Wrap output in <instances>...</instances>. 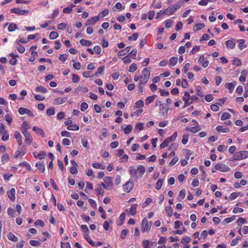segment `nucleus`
Returning <instances> with one entry per match:
<instances>
[{"label": "nucleus", "mask_w": 248, "mask_h": 248, "mask_svg": "<svg viewBox=\"0 0 248 248\" xmlns=\"http://www.w3.org/2000/svg\"><path fill=\"white\" fill-rule=\"evenodd\" d=\"M129 169V172L131 175L137 179L141 178L145 170V168L140 165L138 166L137 169L132 167H130Z\"/></svg>", "instance_id": "f257e3e1"}, {"label": "nucleus", "mask_w": 248, "mask_h": 248, "mask_svg": "<svg viewBox=\"0 0 248 248\" xmlns=\"http://www.w3.org/2000/svg\"><path fill=\"white\" fill-rule=\"evenodd\" d=\"M183 4V2H177L174 4L170 6L165 10H161L159 13H162L164 15H171L173 14L177 9H178Z\"/></svg>", "instance_id": "f03ea898"}, {"label": "nucleus", "mask_w": 248, "mask_h": 248, "mask_svg": "<svg viewBox=\"0 0 248 248\" xmlns=\"http://www.w3.org/2000/svg\"><path fill=\"white\" fill-rule=\"evenodd\" d=\"M248 157V151H239L233 155V157L230 159V161L240 160Z\"/></svg>", "instance_id": "7ed1b4c3"}, {"label": "nucleus", "mask_w": 248, "mask_h": 248, "mask_svg": "<svg viewBox=\"0 0 248 248\" xmlns=\"http://www.w3.org/2000/svg\"><path fill=\"white\" fill-rule=\"evenodd\" d=\"M150 76V72L147 69L144 68L142 71L140 78V84H145L149 80Z\"/></svg>", "instance_id": "20e7f679"}, {"label": "nucleus", "mask_w": 248, "mask_h": 248, "mask_svg": "<svg viewBox=\"0 0 248 248\" xmlns=\"http://www.w3.org/2000/svg\"><path fill=\"white\" fill-rule=\"evenodd\" d=\"M152 223L151 221H148V219L146 217L144 218L141 225V231L142 232H149L152 226Z\"/></svg>", "instance_id": "39448f33"}, {"label": "nucleus", "mask_w": 248, "mask_h": 248, "mask_svg": "<svg viewBox=\"0 0 248 248\" xmlns=\"http://www.w3.org/2000/svg\"><path fill=\"white\" fill-rule=\"evenodd\" d=\"M216 170L222 172H228L230 170V168L223 164H217L215 166Z\"/></svg>", "instance_id": "423d86ee"}, {"label": "nucleus", "mask_w": 248, "mask_h": 248, "mask_svg": "<svg viewBox=\"0 0 248 248\" xmlns=\"http://www.w3.org/2000/svg\"><path fill=\"white\" fill-rule=\"evenodd\" d=\"M190 96L189 92H186L185 93V94L183 97V100L185 102L184 108L187 107L191 104V101H190Z\"/></svg>", "instance_id": "0eeeda50"}, {"label": "nucleus", "mask_w": 248, "mask_h": 248, "mask_svg": "<svg viewBox=\"0 0 248 248\" xmlns=\"http://www.w3.org/2000/svg\"><path fill=\"white\" fill-rule=\"evenodd\" d=\"M134 186L133 183L131 180H129L124 185H123V187L124 191L126 192H129Z\"/></svg>", "instance_id": "6e6552de"}, {"label": "nucleus", "mask_w": 248, "mask_h": 248, "mask_svg": "<svg viewBox=\"0 0 248 248\" xmlns=\"http://www.w3.org/2000/svg\"><path fill=\"white\" fill-rule=\"evenodd\" d=\"M11 12L13 13H15L18 15H23L26 13H28V10H21L19 8H15L12 9L11 10Z\"/></svg>", "instance_id": "1a4fd4ad"}, {"label": "nucleus", "mask_w": 248, "mask_h": 248, "mask_svg": "<svg viewBox=\"0 0 248 248\" xmlns=\"http://www.w3.org/2000/svg\"><path fill=\"white\" fill-rule=\"evenodd\" d=\"M15 192V189L14 188H12L9 191H8L7 193L8 198L13 202L16 199Z\"/></svg>", "instance_id": "9d476101"}, {"label": "nucleus", "mask_w": 248, "mask_h": 248, "mask_svg": "<svg viewBox=\"0 0 248 248\" xmlns=\"http://www.w3.org/2000/svg\"><path fill=\"white\" fill-rule=\"evenodd\" d=\"M99 20V16H94L89 19L86 22V26L93 25Z\"/></svg>", "instance_id": "9b49d317"}, {"label": "nucleus", "mask_w": 248, "mask_h": 248, "mask_svg": "<svg viewBox=\"0 0 248 248\" xmlns=\"http://www.w3.org/2000/svg\"><path fill=\"white\" fill-rule=\"evenodd\" d=\"M14 137L16 139L17 142L19 146H21L22 144V136L18 131H15L14 133Z\"/></svg>", "instance_id": "f8f14e48"}, {"label": "nucleus", "mask_w": 248, "mask_h": 248, "mask_svg": "<svg viewBox=\"0 0 248 248\" xmlns=\"http://www.w3.org/2000/svg\"><path fill=\"white\" fill-rule=\"evenodd\" d=\"M225 44L226 47L229 49H232L235 46V40L233 39L226 41Z\"/></svg>", "instance_id": "ddd939ff"}, {"label": "nucleus", "mask_w": 248, "mask_h": 248, "mask_svg": "<svg viewBox=\"0 0 248 248\" xmlns=\"http://www.w3.org/2000/svg\"><path fill=\"white\" fill-rule=\"evenodd\" d=\"M68 100V97H65L63 98L59 97L55 99L54 100V104L55 105H60L62 104L65 102H66Z\"/></svg>", "instance_id": "4468645a"}, {"label": "nucleus", "mask_w": 248, "mask_h": 248, "mask_svg": "<svg viewBox=\"0 0 248 248\" xmlns=\"http://www.w3.org/2000/svg\"><path fill=\"white\" fill-rule=\"evenodd\" d=\"M26 153V151L24 150H22L21 149V146H19V147L17 149V150L16 152V153L14 155V157L16 158L19 156H21L24 155V154Z\"/></svg>", "instance_id": "2eb2a0df"}, {"label": "nucleus", "mask_w": 248, "mask_h": 248, "mask_svg": "<svg viewBox=\"0 0 248 248\" xmlns=\"http://www.w3.org/2000/svg\"><path fill=\"white\" fill-rule=\"evenodd\" d=\"M34 157L38 158L39 159H42L45 158L46 155V153L44 151H41L40 153L37 154L34 152L33 153Z\"/></svg>", "instance_id": "dca6fc26"}, {"label": "nucleus", "mask_w": 248, "mask_h": 248, "mask_svg": "<svg viewBox=\"0 0 248 248\" xmlns=\"http://www.w3.org/2000/svg\"><path fill=\"white\" fill-rule=\"evenodd\" d=\"M32 130L33 131L37 133L38 134L42 136V137H45V133L42 128L38 127L37 126H33L32 127Z\"/></svg>", "instance_id": "f3484780"}, {"label": "nucleus", "mask_w": 248, "mask_h": 248, "mask_svg": "<svg viewBox=\"0 0 248 248\" xmlns=\"http://www.w3.org/2000/svg\"><path fill=\"white\" fill-rule=\"evenodd\" d=\"M138 206L137 204H133L131 205V208L128 211L129 213L131 215V216H134L136 215L137 211V208Z\"/></svg>", "instance_id": "a211bd4d"}, {"label": "nucleus", "mask_w": 248, "mask_h": 248, "mask_svg": "<svg viewBox=\"0 0 248 248\" xmlns=\"http://www.w3.org/2000/svg\"><path fill=\"white\" fill-rule=\"evenodd\" d=\"M236 84V82H234L232 83H228L226 84V87L229 89V92L230 93H232L233 91Z\"/></svg>", "instance_id": "6ab92c4d"}, {"label": "nucleus", "mask_w": 248, "mask_h": 248, "mask_svg": "<svg viewBox=\"0 0 248 248\" xmlns=\"http://www.w3.org/2000/svg\"><path fill=\"white\" fill-rule=\"evenodd\" d=\"M130 50V46H127L124 49L120 51L118 53L119 56H122L126 55Z\"/></svg>", "instance_id": "aec40b11"}, {"label": "nucleus", "mask_w": 248, "mask_h": 248, "mask_svg": "<svg viewBox=\"0 0 248 248\" xmlns=\"http://www.w3.org/2000/svg\"><path fill=\"white\" fill-rule=\"evenodd\" d=\"M36 166L37 167L38 169L41 171V172H44L45 170V165L41 163V162H38L36 163Z\"/></svg>", "instance_id": "412c9836"}, {"label": "nucleus", "mask_w": 248, "mask_h": 248, "mask_svg": "<svg viewBox=\"0 0 248 248\" xmlns=\"http://www.w3.org/2000/svg\"><path fill=\"white\" fill-rule=\"evenodd\" d=\"M169 108H165L163 105L160 107V111L163 116H166L168 114Z\"/></svg>", "instance_id": "4be33fe9"}, {"label": "nucleus", "mask_w": 248, "mask_h": 248, "mask_svg": "<svg viewBox=\"0 0 248 248\" xmlns=\"http://www.w3.org/2000/svg\"><path fill=\"white\" fill-rule=\"evenodd\" d=\"M171 141V140H170L169 137L167 138L160 144V148H165V147H167L169 143Z\"/></svg>", "instance_id": "5701e85b"}, {"label": "nucleus", "mask_w": 248, "mask_h": 248, "mask_svg": "<svg viewBox=\"0 0 248 248\" xmlns=\"http://www.w3.org/2000/svg\"><path fill=\"white\" fill-rule=\"evenodd\" d=\"M204 27V25L202 23H199L195 25L193 28V30L194 31H198L202 30V28Z\"/></svg>", "instance_id": "b1692460"}, {"label": "nucleus", "mask_w": 248, "mask_h": 248, "mask_svg": "<svg viewBox=\"0 0 248 248\" xmlns=\"http://www.w3.org/2000/svg\"><path fill=\"white\" fill-rule=\"evenodd\" d=\"M8 238L13 242H16L18 240V238L13 233L9 232L7 235Z\"/></svg>", "instance_id": "393cba45"}, {"label": "nucleus", "mask_w": 248, "mask_h": 248, "mask_svg": "<svg viewBox=\"0 0 248 248\" xmlns=\"http://www.w3.org/2000/svg\"><path fill=\"white\" fill-rule=\"evenodd\" d=\"M186 130L187 131H189L192 133H195L198 132L200 130V129L199 126H195L191 128L186 127Z\"/></svg>", "instance_id": "a878e982"}, {"label": "nucleus", "mask_w": 248, "mask_h": 248, "mask_svg": "<svg viewBox=\"0 0 248 248\" xmlns=\"http://www.w3.org/2000/svg\"><path fill=\"white\" fill-rule=\"evenodd\" d=\"M133 129V126L130 125H127L123 128L124 133L126 134H128L131 132Z\"/></svg>", "instance_id": "bb28decb"}, {"label": "nucleus", "mask_w": 248, "mask_h": 248, "mask_svg": "<svg viewBox=\"0 0 248 248\" xmlns=\"http://www.w3.org/2000/svg\"><path fill=\"white\" fill-rule=\"evenodd\" d=\"M35 91L37 92L43 93H46L47 91L46 88L42 86L37 87L35 89Z\"/></svg>", "instance_id": "cd10ccee"}, {"label": "nucleus", "mask_w": 248, "mask_h": 248, "mask_svg": "<svg viewBox=\"0 0 248 248\" xmlns=\"http://www.w3.org/2000/svg\"><path fill=\"white\" fill-rule=\"evenodd\" d=\"M186 190L185 189H182L179 193L178 199L180 201L184 199L186 196Z\"/></svg>", "instance_id": "c85d7f7f"}, {"label": "nucleus", "mask_w": 248, "mask_h": 248, "mask_svg": "<svg viewBox=\"0 0 248 248\" xmlns=\"http://www.w3.org/2000/svg\"><path fill=\"white\" fill-rule=\"evenodd\" d=\"M156 97V96L155 95H153L148 97L145 100V104L149 105L154 100Z\"/></svg>", "instance_id": "c756f323"}, {"label": "nucleus", "mask_w": 248, "mask_h": 248, "mask_svg": "<svg viewBox=\"0 0 248 248\" xmlns=\"http://www.w3.org/2000/svg\"><path fill=\"white\" fill-rule=\"evenodd\" d=\"M237 42H238V46L239 48L241 50H242L243 48H245L246 47V45H245V40L243 39H239L237 40Z\"/></svg>", "instance_id": "7c9ffc66"}, {"label": "nucleus", "mask_w": 248, "mask_h": 248, "mask_svg": "<svg viewBox=\"0 0 248 248\" xmlns=\"http://www.w3.org/2000/svg\"><path fill=\"white\" fill-rule=\"evenodd\" d=\"M216 130L218 132H222L223 133H227L229 131L228 128H223L221 125H218L216 127Z\"/></svg>", "instance_id": "2f4dec72"}, {"label": "nucleus", "mask_w": 248, "mask_h": 248, "mask_svg": "<svg viewBox=\"0 0 248 248\" xmlns=\"http://www.w3.org/2000/svg\"><path fill=\"white\" fill-rule=\"evenodd\" d=\"M80 43L81 45L87 46H89L92 44V42L91 41L85 39L80 40Z\"/></svg>", "instance_id": "473e14b6"}, {"label": "nucleus", "mask_w": 248, "mask_h": 248, "mask_svg": "<svg viewBox=\"0 0 248 248\" xmlns=\"http://www.w3.org/2000/svg\"><path fill=\"white\" fill-rule=\"evenodd\" d=\"M105 67L104 66H101L99 67L97 71L94 73V76L95 77H98L99 75H101L103 74L104 71Z\"/></svg>", "instance_id": "72a5a7b5"}, {"label": "nucleus", "mask_w": 248, "mask_h": 248, "mask_svg": "<svg viewBox=\"0 0 248 248\" xmlns=\"http://www.w3.org/2000/svg\"><path fill=\"white\" fill-rule=\"evenodd\" d=\"M153 6L155 8H161L162 7L161 2L159 0H155L153 3Z\"/></svg>", "instance_id": "f704fd0d"}, {"label": "nucleus", "mask_w": 248, "mask_h": 248, "mask_svg": "<svg viewBox=\"0 0 248 248\" xmlns=\"http://www.w3.org/2000/svg\"><path fill=\"white\" fill-rule=\"evenodd\" d=\"M177 62V58L175 57H171L170 59V65L171 66H174Z\"/></svg>", "instance_id": "c9c22d12"}, {"label": "nucleus", "mask_w": 248, "mask_h": 248, "mask_svg": "<svg viewBox=\"0 0 248 248\" xmlns=\"http://www.w3.org/2000/svg\"><path fill=\"white\" fill-rule=\"evenodd\" d=\"M232 64L238 66L242 64V62L240 60L238 59L237 58H234L232 62Z\"/></svg>", "instance_id": "e433bc0d"}, {"label": "nucleus", "mask_w": 248, "mask_h": 248, "mask_svg": "<svg viewBox=\"0 0 248 248\" xmlns=\"http://www.w3.org/2000/svg\"><path fill=\"white\" fill-rule=\"evenodd\" d=\"M109 13V11L108 9H105L99 14L97 16H99V18H103L106 16H107Z\"/></svg>", "instance_id": "4c0bfd02"}, {"label": "nucleus", "mask_w": 248, "mask_h": 248, "mask_svg": "<svg viewBox=\"0 0 248 248\" xmlns=\"http://www.w3.org/2000/svg\"><path fill=\"white\" fill-rule=\"evenodd\" d=\"M16 29H17V25L15 23H11L8 28V31L10 32H12Z\"/></svg>", "instance_id": "58836bf2"}, {"label": "nucleus", "mask_w": 248, "mask_h": 248, "mask_svg": "<svg viewBox=\"0 0 248 248\" xmlns=\"http://www.w3.org/2000/svg\"><path fill=\"white\" fill-rule=\"evenodd\" d=\"M25 141L26 143H27L29 145H30L32 141V138L31 134L27 135L25 137Z\"/></svg>", "instance_id": "ea45409f"}, {"label": "nucleus", "mask_w": 248, "mask_h": 248, "mask_svg": "<svg viewBox=\"0 0 248 248\" xmlns=\"http://www.w3.org/2000/svg\"><path fill=\"white\" fill-rule=\"evenodd\" d=\"M79 127L78 125L76 124H73V125H70L68 126L67 127V129L69 130H78L79 129Z\"/></svg>", "instance_id": "a19ab883"}, {"label": "nucleus", "mask_w": 248, "mask_h": 248, "mask_svg": "<svg viewBox=\"0 0 248 248\" xmlns=\"http://www.w3.org/2000/svg\"><path fill=\"white\" fill-rule=\"evenodd\" d=\"M152 202V200L150 198H148L146 199L145 201L142 203V207L145 208L146 207L148 204H149L151 202Z\"/></svg>", "instance_id": "79ce46f5"}, {"label": "nucleus", "mask_w": 248, "mask_h": 248, "mask_svg": "<svg viewBox=\"0 0 248 248\" xmlns=\"http://www.w3.org/2000/svg\"><path fill=\"white\" fill-rule=\"evenodd\" d=\"M166 211L169 217H171L173 215V210L171 206L166 207Z\"/></svg>", "instance_id": "37998d69"}, {"label": "nucleus", "mask_w": 248, "mask_h": 248, "mask_svg": "<svg viewBox=\"0 0 248 248\" xmlns=\"http://www.w3.org/2000/svg\"><path fill=\"white\" fill-rule=\"evenodd\" d=\"M231 117V115L228 112H224L223 113L221 117V119L222 121L229 119Z\"/></svg>", "instance_id": "c03bdc74"}, {"label": "nucleus", "mask_w": 248, "mask_h": 248, "mask_svg": "<svg viewBox=\"0 0 248 248\" xmlns=\"http://www.w3.org/2000/svg\"><path fill=\"white\" fill-rule=\"evenodd\" d=\"M197 95L199 96H202V88L201 86H198L196 87Z\"/></svg>", "instance_id": "a18cd8bd"}, {"label": "nucleus", "mask_w": 248, "mask_h": 248, "mask_svg": "<svg viewBox=\"0 0 248 248\" xmlns=\"http://www.w3.org/2000/svg\"><path fill=\"white\" fill-rule=\"evenodd\" d=\"M58 37V33L56 31H52L49 34L50 39H55Z\"/></svg>", "instance_id": "49530a36"}, {"label": "nucleus", "mask_w": 248, "mask_h": 248, "mask_svg": "<svg viewBox=\"0 0 248 248\" xmlns=\"http://www.w3.org/2000/svg\"><path fill=\"white\" fill-rule=\"evenodd\" d=\"M163 183V180L161 179H159L155 185V188L157 190H159L161 189Z\"/></svg>", "instance_id": "de8ad7c7"}, {"label": "nucleus", "mask_w": 248, "mask_h": 248, "mask_svg": "<svg viewBox=\"0 0 248 248\" xmlns=\"http://www.w3.org/2000/svg\"><path fill=\"white\" fill-rule=\"evenodd\" d=\"M144 105V103L143 101L141 100H139L138 101L136 102L135 104V106H134V108H139L140 107H142Z\"/></svg>", "instance_id": "09e8293b"}, {"label": "nucleus", "mask_w": 248, "mask_h": 248, "mask_svg": "<svg viewBox=\"0 0 248 248\" xmlns=\"http://www.w3.org/2000/svg\"><path fill=\"white\" fill-rule=\"evenodd\" d=\"M92 166L94 168H95V169H102V170L105 169V167L101 165L99 163H93Z\"/></svg>", "instance_id": "8fccbe9b"}, {"label": "nucleus", "mask_w": 248, "mask_h": 248, "mask_svg": "<svg viewBox=\"0 0 248 248\" xmlns=\"http://www.w3.org/2000/svg\"><path fill=\"white\" fill-rule=\"evenodd\" d=\"M1 134L2 135V137L1 138V140H2L6 141L7 140H8V139L9 138V134L7 131L4 132L3 133H1Z\"/></svg>", "instance_id": "3c124183"}, {"label": "nucleus", "mask_w": 248, "mask_h": 248, "mask_svg": "<svg viewBox=\"0 0 248 248\" xmlns=\"http://www.w3.org/2000/svg\"><path fill=\"white\" fill-rule=\"evenodd\" d=\"M55 109L54 108H51L46 110V114L48 116H52L54 114Z\"/></svg>", "instance_id": "603ef678"}, {"label": "nucleus", "mask_w": 248, "mask_h": 248, "mask_svg": "<svg viewBox=\"0 0 248 248\" xmlns=\"http://www.w3.org/2000/svg\"><path fill=\"white\" fill-rule=\"evenodd\" d=\"M79 80V77L78 75L73 74L72 75V81L74 83H77Z\"/></svg>", "instance_id": "864d4df0"}, {"label": "nucleus", "mask_w": 248, "mask_h": 248, "mask_svg": "<svg viewBox=\"0 0 248 248\" xmlns=\"http://www.w3.org/2000/svg\"><path fill=\"white\" fill-rule=\"evenodd\" d=\"M137 69V64L135 63H132L129 67V72H134Z\"/></svg>", "instance_id": "5fc2aeb1"}, {"label": "nucleus", "mask_w": 248, "mask_h": 248, "mask_svg": "<svg viewBox=\"0 0 248 248\" xmlns=\"http://www.w3.org/2000/svg\"><path fill=\"white\" fill-rule=\"evenodd\" d=\"M88 108V105L86 103H82L80 105V109L82 111H84L86 109H87Z\"/></svg>", "instance_id": "6e6d98bb"}, {"label": "nucleus", "mask_w": 248, "mask_h": 248, "mask_svg": "<svg viewBox=\"0 0 248 248\" xmlns=\"http://www.w3.org/2000/svg\"><path fill=\"white\" fill-rule=\"evenodd\" d=\"M77 91L78 92L80 91L85 93L88 92V89L86 87H78L77 89Z\"/></svg>", "instance_id": "4d7b16f0"}, {"label": "nucleus", "mask_w": 248, "mask_h": 248, "mask_svg": "<svg viewBox=\"0 0 248 248\" xmlns=\"http://www.w3.org/2000/svg\"><path fill=\"white\" fill-rule=\"evenodd\" d=\"M5 119L6 121L9 124H10L12 121V117L9 114H6L5 116Z\"/></svg>", "instance_id": "13d9d810"}, {"label": "nucleus", "mask_w": 248, "mask_h": 248, "mask_svg": "<svg viewBox=\"0 0 248 248\" xmlns=\"http://www.w3.org/2000/svg\"><path fill=\"white\" fill-rule=\"evenodd\" d=\"M21 166L25 167L28 169L29 170H31V167L30 165H29L27 162H23L22 163H21L19 164Z\"/></svg>", "instance_id": "bf43d9fd"}, {"label": "nucleus", "mask_w": 248, "mask_h": 248, "mask_svg": "<svg viewBox=\"0 0 248 248\" xmlns=\"http://www.w3.org/2000/svg\"><path fill=\"white\" fill-rule=\"evenodd\" d=\"M9 158V156L8 154H5L3 155L1 157V161L3 162H6L8 161Z\"/></svg>", "instance_id": "052dcab7"}, {"label": "nucleus", "mask_w": 248, "mask_h": 248, "mask_svg": "<svg viewBox=\"0 0 248 248\" xmlns=\"http://www.w3.org/2000/svg\"><path fill=\"white\" fill-rule=\"evenodd\" d=\"M67 27V24L65 23H60L58 25V29L61 30H64Z\"/></svg>", "instance_id": "680f3d73"}, {"label": "nucleus", "mask_w": 248, "mask_h": 248, "mask_svg": "<svg viewBox=\"0 0 248 248\" xmlns=\"http://www.w3.org/2000/svg\"><path fill=\"white\" fill-rule=\"evenodd\" d=\"M128 232V231L126 229L123 230L121 233L120 237L121 239H124L125 238L126 235H127Z\"/></svg>", "instance_id": "e2e57ef3"}, {"label": "nucleus", "mask_w": 248, "mask_h": 248, "mask_svg": "<svg viewBox=\"0 0 248 248\" xmlns=\"http://www.w3.org/2000/svg\"><path fill=\"white\" fill-rule=\"evenodd\" d=\"M226 149H227V147L225 146H224V145H219L217 147V151L219 152H224V151H225L226 150Z\"/></svg>", "instance_id": "0e129e2a"}, {"label": "nucleus", "mask_w": 248, "mask_h": 248, "mask_svg": "<svg viewBox=\"0 0 248 248\" xmlns=\"http://www.w3.org/2000/svg\"><path fill=\"white\" fill-rule=\"evenodd\" d=\"M143 124L140 122L136 124L135 126V129H139L140 130H142L143 129Z\"/></svg>", "instance_id": "69168bd1"}, {"label": "nucleus", "mask_w": 248, "mask_h": 248, "mask_svg": "<svg viewBox=\"0 0 248 248\" xmlns=\"http://www.w3.org/2000/svg\"><path fill=\"white\" fill-rule=\"evenodd\" d=\"M243 212V209L242 208L235 207L233 209L232 212L234 214L237 213H241Z\"/></svg>", "instance_id": "338daca9"}, {"label": "nucleus", "mask_w": 248, "mask_h": 248, "mask_svg": "<svg viewBox=\"0 0 248 248\" xmlns=\"http://www.w3.org/2000/svg\"><path fill=\"white\" fill-rule=\"evenodd\" d=\"M142 246L144 248H150L149 246V241L147 240H144L142 242Z\"/></svg>", "instance_id": "774afa93"}]
</instances>
